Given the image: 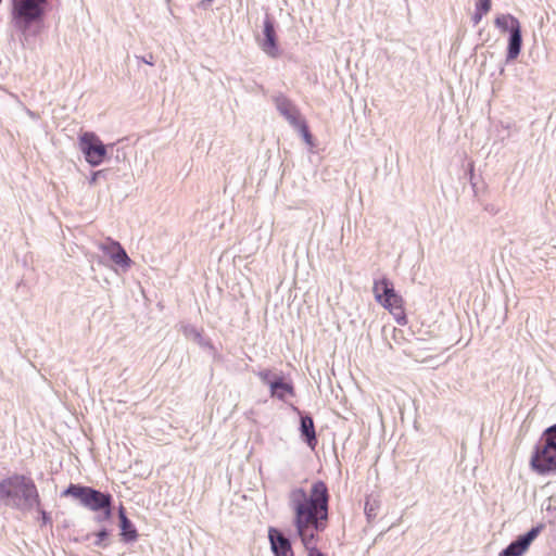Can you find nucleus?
<instances>
[{
    "instance_id": "412c9836",
    "label": "nucleus",
    "mask_w": 556,
    "mask_h": 556,
    "mask_svg": "<svg viewBox=\"0 0 556 556\" xmlns=\"http://www.w3.org/2000/svg\"><path fill=\"white\" fill-rule=\"evenodd\" d=\"M293 128H295L301 134L305 143H307L308 146H313V136L309 132V129H308V126H307L305 119L301 121Z\"/></svg>"
},
{
    "instance_id": "39448f33",
    "label": "nucleus",
    "mask_w": 556,
    "mask_h": 556,
    "mask_svg": "<svg viewBox=\"0 0 556 556\" xmlns=\"http://www.w3.org/2000/svg\"><path fill=\"white\" fill-rule=\"evenodd\" d=\"M79 149L85 160L91 166H99L108 154L106 146L91 131L83 132L79 138Z\"/></svg>"
},
{
    "instance_id": "423d86ee",
    "label": "nucleus",
    "mask_w": 556,
    "mask_h": 556,
    "mask_svg": "<svg viewBox=\"0 0 556 556\" xmlns=\"http://www.w3.org/2000/svg\"><path fill=\"white\" fill-rule=\"evenodd\" d=\"M372 291L376 301L384 308L389 309L390 312H393V309H400L402 298L396 294L391 280L386 277L379 280H375Z\"/></svg>"
},
{
    "instance_id": "cd10ccee",
    "label": "nucleus",
    "mask_w": 556,
    "mask_h": 556,
    "mask_svg": "<svg viewBox=\"0 0 556 556\" xmlns=\"http://www.w3.org/2000/svg\"><path fill=\"white\" fill-rule=\"evenodd\" d=\"M484 211L494 216L500 213L501 208L497 205L490 203L484 206Z\"/></svg>"
},
{
    "instance_id": "6e6552de",
    "label": "nucleus",
    "mask_w": 556,
    "mask_h": 556,
    "mask_svg": "<svg viewBox=\"0 0 556 556\" xmlns=\"http://www.w3.org/2000/svg\"><path fill=\"white\" fill-rule=\"evenodd\" d=\"M543 529L542 525L532 527L528 532L519 535L516 540L510 542L498 556H521L523 555L531 543L538 538Z\"/></svg>"
},
{
    "instance_id": "393cba45",
    "label": "nucleus",
    "mask_w": 556,
    "mask_h": 556,
    "mask_svg": "<svg viewBox=\"0 0 556 556\" xmlns=\"http://www.w3.org/2000/svg\"><path fill=\"white\" fill-rule=\"evenodd\" d=\"M258 377H260V379H261L265 384H268V386L270 387V382H273V380H274V378H275L276 376H274V375L271 374V371H270V370H267V369H266V370H262V371H260V372H258Z\"/></svg>"
},
{
    "instance_id": "f3484780",
    "label": "nucleus",
    "mask_w": 556,
    "mask_h": 556,
    "mask_svg": "<svg viewBox=\"0 0 556 556\" xmlns=\"http://www.w3.org/2000/svg\"><path fill=\"white\" fill-rule=\"evenodd\" d=\"M180 330L182 331L184 336L187 339H190V340L194 341L200 346L213 349V346L210 343V341L207 339H205L203 337L202 332L199 329H197L193 325L182 324L180 326Z\"/></svg>"
},
{
    "instance_id": "a211bd4d",
    "label": "nucleus",
    "mask_w": 556,
    "mask_h": 556,
    "mask_svg": "<svg viewBox=\"0 0 556 556\" xmlns=\"http://www.w3.org/2000/svg\"><path fill=\"white\" fill-rule=\"evenodd\" d=\"M495 26L503 33L513 31L514 27H519L520 22L511 14H501L494 21Z\"/></svg>"
},
{
    "instance_id": "4be33fe9",
    "label": "nucleus",
    "mask_w": 556,
    "mask_h": 556,
    "mask_svg": "<svg viewBox=\"0 0 556 556\" xmlns=\"http://www.w3.org/2000/svg\"><path fill=\"white\" fill-rule=\"evenodd\" d=\"M96 540L93 542L94 546L105 548L109 546L108 539L110 536V531L106 528H102L96 534Z\"/></svg>"
},
{
    "instance_id": "a878e982",
    "label": "nucleus",
    "mask_w": 556,
    "mask_h": 556,
    "mask_svg": "<svg viewBox=\"0 0 556 556\" xmlns=\"http://www.w3.org/2000/svg\"><path fill=\"white\" fill-rule=\"evenodd\" d=\"M476 9L486 14L491 9V0H479L476 3Z\"/></svg>"
},
{
    "instance_id": "c85d7f7f",
    "label": "nucleus",
    "mask_w": 556,
    "mask_h": 556,
    "mask_svg": "<svg viewBox=\"0 0 556 556\" xmlns=\"http://www.w3.org/2000/svg\"><path fill=\"white\" fill-rule=\"evenodd\" d=\"M38 513H40L41 515V521H42V525H47V523H51V517L49 516V514L43 510L41 508V506L39 507V509H36Z\"/></svg>"
},
{
    "instance_id": "ddd939ff",
    "label": "nucleus",
    "mask_w": 556,
    "mask_h": 556,
    "mask_svg": "<svg viewBox=\"0 0 556 556\" xmlns=\"http://www.w3.org/2000/svg\"><path fill=\"white\" fill-rule=\"evenodd\" d=\"M118 518L122 540L126 543L136 541L138 538L137 529L131 520L127 517L123 506H119Z\"/></svg>"
},
{
    "instance_id": "7c9ffc66",
    "label": "nucleus",
    "mask_w": 556,
    "mask_h": 556,
    "mask_svg": "<svg viewBox=\"0 0 556 556\" xmlns=\"http://www.w3.org/2000/svg\"><path fill=\"white\" fill-rule=\"evenodd\" d=\"M483 15H484V13H482L481 11H478L476 9V11L471 17L473 25H478L480 23V21L482 20Z\"/></svg>"
},
{
    "instance_id": "bb28decb",
    "label": "nucleus",
    "mask_w": 556,
    "mask_h": 556,
    "mask_svg": "<svg viewBox=\"0 0 556 556\" xmlns=\"http://www.w3.org/2000/svg\"><path fill=\"white\" fill-rule=\"evenodd\" d=\"M106 176L105 170H97L91 174V177L89 179L90 185H94L100 178H104Z\"/></svg>"
},
{
    "instance_id": "f8f14e48",
    "label": "nucleus",
    "mask_w": 556,
    "mask_h": 556,
    "mask_svg": "<svg viewBox=\"0 0 556 556\" xmlns=\"http://www.w3.org/2000/svg\"><path fill=\"white\" fill-rule=\"evenodd\" d=\"M100 249L118 266L123 269H128L131 265V260L127 255L125 249L119 242L109 239L108 242L102 243Z\"/></svg>"
},
{
    "instance_id": "20e7f679",
    "label": "nucleus",
    "mask_w": 556,
    "mask_h": 556,
    "mask_svg": "<svg viewBox=\"0 0 556 556\" xmlns=\"http://www.w3.org/2000/svg\"><path fill=\"white\" fill-rule=\"evenodd\" d=\"M63 496H72L79 501L80 505L91 511H100L112 506L113 496L91 486L70 484L62 493Z\"/></svg>"
},
{
    "instance_id": "7ed1b4c3",
    "label": "nucleus",
    "mask_w": 556,
    "mask_h": 556,
    "mask_svg": "<svg viewBox=\"0 0 556 556\" xmlns=\"http://www.w3.org/2000/svg\"><path fill=\"white\" fill-rule=\"evenodd\" d=\"M48 0H12V24L23 36H28L34 25L40 24L45 16Z\"/></svg>"
},
{
    "instance_id": "0eeeda50",
    "label": "nucleus",
    "mask_w": 556,
    "mask_h": 556,
    "mask_svg": "<svg viewBox=\"0 0 556 556\" xmlns=\"http://www.w3.org/2000/svg\"><path fill=\"white\" fill-rule=\"evenodd\" d=\"M530 465L532 469L540 475L556 472V451L553 448L545 451L544 443L539 441L535 445Z\"/></svg>"
},
{
    "instance_id": "2f4dec72",
    "label": "nucleus",
    "mask_w": 556,
    "mask_h": 556,
    "mask_svg": "<svg viewBox=\"0 0 556 556\" xmlns=\"http://www.w3.org/2000/svg\"><path fill=\"white\" fill-rule=\"evenodd\" d=\"M468 174H469V177H470V182H471L472 187L475 188L476 184L472 182V178H473V163L472 162H470L468 164Z\"/></svg>"
},
{
    "instance_id": "f257e3e1",
    "label": "nucleus",
    "mask_w": 556,
    "mask_h": 556,
    "mask_svg": "<svg viewBox=\"0 0 556 556\" xmlns=\"http://www.w3.org/2000/svg\"><path fill=\"white\" fill-rule=\"evenodd\" d=\"M329 493L324 481H316L307 495L303 488L289 493V505L294 511L293 525L308 556H326L317 546V533L326 529Z\"/></svg>"
},
{
    "instance_id": "9b49d317",
    "label": "nucleus",
    "mask_w": 556,
    "mask_h": 556,
    "mask_svg": "<svg viewBox=\"0 0 556 556\" xmlns=\"http://www.w3.org/2000/svg\"><path fill=\"white\" fill-rule=\"evenodd\" d=\"M268 540L274 556H294L290 539L277 528L268 529Z\"/></svg>"
},
{
    "instance_id": "2eb2a0df",
    "label": "nucleus",
    "mask_w": 556,
    "mask_h": 556,
    "mask_svg": "<svg viewBox=\"0 0 556 556\" xmlns=\"http://www.w3.org/2000/svg\"><path fill=\"white\" fill-rule=\"evenodd\" d=\"M522 47V36H521V25L519 27H514L513 31L509 34L508 45H507V54L506 62L514 61L517 59L521 51Z\"/></svg>"
},
{
    "instance_id": "c756f323",
    "label": "nucleus",
    "mask_w": 556,
    "mask_h": 556,
    "mask_svg": "<svg viewBox=\"0 0 556 556\" xmlns=\"http://www.w3.org/2000/svg\"><path fill=\"white\" fill-rule=\"evenodd\" d=\"M136 59L140 62H143L148 65H154V56L153 54H149L148 56H136Z\"/></svg>"
},
{
    "instance_id": "9d476101",
    "label": "nucleus",
    "mask_w": 556,
    "mask_h": 556,
    "mask_svg": "<svg viewBox=\"0 0 556 556\" xmlns=\"http://www.w3.org/2000/svg\"><path fill=\"white\" fill-rule=\"evenodd\" d=\"M274 103L276 106V110L279 112L281 116L285 117V119L294 127L298 125L301 121L304 118L301 115L300 110L298 106L285 94L280 93L278 96L274 97Z\"/></svg>"
},
{
    "instance_id": "b1692460",
    "label": "nucleus",
    "mask_w": 556,
    "mask_h": 556,
    "mask_svg": "<svg viewBox=\"0 0 556 556\" xmlns=\"http://www.w3.org/2000/svg\"><path fill=\"white\" fill-rule=\"evenodd\" d=\"M391 313L394 315V318L399 325H402V326L406 325L407 319L402 309V304H400V309H393V312H391Z\"/></svg>"
},
{
    "instance_id": "473e14b6",
    "label": "nucleus",
    "mask_w": 556,
    "mask_h": 556,
    "mask_svg": "<svg viewBox=\"0 0 556 556\" xmlns=\"http://www.w3.org/2000/svg\"><path fill=\"white\" fill-rule=\"evenodd\" d=\"M26 112H27V115L29 117H31V118H37L38 117L37 114L35 112L30 111V110H27Z\"/></svg>"
},
{
    "instance_id": "4468645a",
    "label": "nucleus",
    "mask_w": 556,
    "mask_h": 556,
    "mask_svg": "<svg viewBox=\"0 0 556 556\" xmlns=\"http://www.w3.org/2000/svg\"><path fill=\"white\" fill-rule=\"evenodd\" d=\"M300 431L306 444L314 448L317 444L316 431L313 418L309 415H301Z\"/></svg>"
},
{
    "instance_id": "6ab92c4d",
    "label": "nucleus",
    "mask_w": 556,
    "mask_h": 556,
    "mask_svg": "<svg viewBox=\"0 0 556 556\" xmlns=\"http://www.w3.org/2000/svg\"><path fill=\"white\" fill-rule=\"evenodd\" d=\"M380 507V502L372 495L367 496L365 501L364 511L368 522H372L377 517L378 509Z\"/></svg>"
},
{
    "instance_id": "5701e85b",
    "label": "nucleus",
    "mask_w": 556,
    "mask_h": 556,
    "mask_svg": "<svg viewBox=\"0 0 556 556\" xmlns=\"http://www.w3.org/2000/svg\"><path fill=\"white\" fill-rule=\"evenodd\" d=\"M100 511H102V514L94 517V520L97 522L100 523L112 518V506H109L108 508H102Z\"/></svg>"
},
{
    "instance_id": "f03ea898",
    "label": "nucleus",
    "mask_w": 556,
    "mask_h": 556,
    "mask_svg": "<svg viewBox=\"0 0 556 556\" xmlns=\"http://www.w3.org/2000/svg\"><path fill=\"white\" fill-rule=\"evenodd\" d=\"M0 503L21 511L39 509L40 496L31 478L14 473L0 481Z\"/></svg>"
},
{
    "instance_id": "aec40b11",
    "label": "nucleus",
    "mask_w": 556,
    "mask_h": 556,
    "mask_svg": "<svg viewBox=\"0 0 556 556\" xmlns=\"http://www.w3.org/2000/svg\"><path fill=\"white\" fill-rule=\"evenodd\" d=\"M540 441L544 443L545 451L548 448L556 451V424L543 432Z\"/></svg>"
},
{
    "instance_id": "1a4fd4ad",
    "label": "nucleus",
    "mask_w": 556,
    "mask_h": 556,
    "mask_svg": "<svg viewBox=\"0 0 556 556\" xmlns=\"http://www.w3.org/2000/svg\"><path fill=\"white\" fill-rule=\"evenodd\" d=\"M264 39L260 42L263 52L269 58L277 59L280 55V50L277 42L274 21L266 15L263 22Z\"/></svg>"
},
{
    "instance_id": "dca6fc26",
    "label": "nucleus",
    "mask_w": 556,
    "mask_h": 556,
    "mask_svg": "<svg viewBox=\"0 0 556 556\" xmlns=\"http://www.w3.org/2000/svg\"><path fill=\"white\" fill-rule=\"evenodd\" d=\"M270 393L271 396L285 400L287 395L293 396L294 390L292 384L285 382L281 377H275L273 382H270Z\"/></svg>"
}]
</instances>
